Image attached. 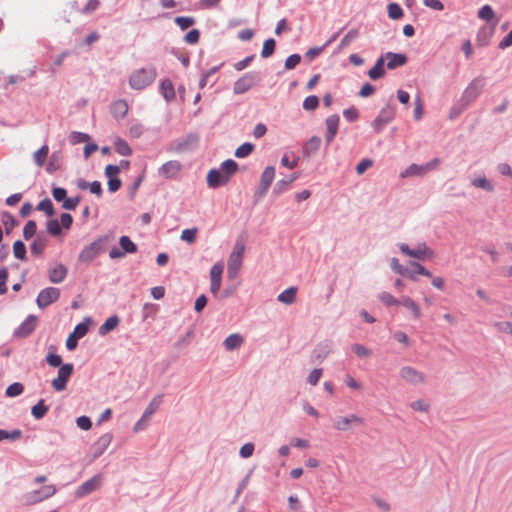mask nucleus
Instances as JSON below:
<instances>
[{"label":"nucleus","instance_id":"f257e3e1","mask_svg":"<svg viewBox=\"0 0 512 512\" xmlns=\"http://www.w3.org/2000/svg\"><path fill=\"white\" fill-rule=\"evenodd\" d=\"M157 71L154 66L134 70L129 76V86L134 90H143L156 79Z\"/></svg>","mask_w":512,"mask_h":512},{"label":"nucleus","instance_id":"f03ea898","mask_svg":"<svg viewBox=\"0 0 512 512\" xmlns=\"http://www.w3.org/2000/svg\"><path fill=\"white\" fill-rule=\"evenodd\" d=\"M245 246L241 242H236L233 248L232 253L228 258L227 263V276L229 279H235L241 269L243 254H244Z\"/></svg>","mask_w":512,"mask_h":512},{"label":"nucleus","instance_id":"7ed1b4c3","mask_svg":"<svg viewBox=\"0 0 512 512\" xmlns=\"http://www.w3.org/2000/svg\"><path fill=\"white\" fill-rule=\"evenodd\" d=\"M107 236L99 237L89 245L85 246L78 255V261L81 263H90L105 250Z\"/></svg>","mask_w":512,"mask_h":512},{"label":"nucleus","instance_id":"20e7f679","mask_svg":"<svg viewBox=\"0 0 512 512\" xmlns=\"http://www.w3.org/2000/svg\"><path fill=\"white\" fill-rule=\"evenodd\" d=\"M262 80L260 72L250 71L245 73L242 77H240L233 86V92L236 95H241L247 92L256 84L260 83Z\"/></svg>","mask_w":512,"mask_h":512},{"label":"nucleus","instance_id":"39448f33","mask_svg":"<svg viewBox=\"0 0 512 512\" xmlns=\"http://www.w3.org/2000/svg\"><path fill=\"white\" fill-rule=\"evenodd\" d=\"M484 86L485 78L483 76L475 77L463 91L460 99L467 105L471 104L482 93Z\"/></svg>","mask_w":512,"mask_h":512},{"label":"nucleus","instance_id":"423d86ee","mask_svg":"<svg viewBox=\"0 0 512 512\" xmlns=\"http://www.w3.org/2000/svg\"><path fill=\"white\" fill-rule=\"evenodd\" d=\"M56 487L54 485H46L40 489L26 493L23 496L24 502L27 505H33L46 500L56 493Z\"/></svg>","mask_w":512,"mask_h":512},{"label":"nucleus","instance_id":"0eeeda50","mask_svg":"<svg viewBox=\"0 0 512 512\" xmlns=\"http://www.w3.org/2000/svg\"><path fill=\"white\" fill-rule=\"evenodd\" d=\"M395 114L396 109L394 106L387 104L383 107L371 123L375 132L380 133L382 129L395 118Z\"/></svg>","mask_w":512,"mask_h":512},{"label":"nucleus","instance_id":"6e6552de","mask_svg":"<svg viewBox=\"0 0 512 512\" xmlns=\"http://www.w3.org/2000/svg\"><path fill=\"white\" fill-rule=\"evenodd\" d=\"M439 163L440 160L438 158H434L431 161L421 165L413 163L401 173V177L406 178L411 176H423L435 169Z\"/></svg>","mask_w":512,"mask_h":512},{"label":"nucleus","instance_id":"1a4fd4ad","mask_svg":"<svg viewBox=\"0 0 512 512\" xmlns=\"http://www.w3.org/2000/svg\"><path fill=\"white\" fill-rule=\"evenodd\" d=\"M74 370V366L72 363H65L60 366L58 370V375L55 379L52 380V387L60 392L66 389L67 382L71 377Z\"/></svg>","mask_w":512,"mask_h":512},{"label":"nucleus","instance_id":"9d476101","mask_svg":"<svg viewBox=\"0 0 512 512\" xmlns=\"http://www.w3.org/2000/svg\"><path fill=\"white\" fill-rule=\"evenodd\" d=\"M398 247L403 254L417 260H424L433 255V251L425 243L419 244L415 249H411L406 243H399Z\"/></svg>","mask_w":512,"mask_h":512},{"label":"nucleus","instance_id":"9b49d317","mask_svg":"<svg viewBox=\"0 0 512 512\" xmlns=\"http://www.w3.org/2000/svg\"><path fill=\"white\" fill-rule=\"evenodd\" d=\"M60 297V289L56 287H47L42 289L36 299V304L40 309H44L50 304L56 302Z\"/></svg>","mask_w":512,"mask_h":512},{"label":"nucleus","instance_id":"f8f14e48","mask_svg":"<svg viewBox=\"0 0 512 512\" xmlns=\"http://www.w3.org/2000/svg\"><path fill=\"white\" fill-rule=\"evenodd\" d=\"M274 178L275 168L273 166H267L261 174L260 184L255 195L259 198L266 195Z\"/></svg>","mask_w":512,"mask_h":512},{"label":"nucleus","instance_id":"ddd939ff","mask_svg":"<svg viewBox=\"0 0 512 512\" xmlns=\"http://www.w3.org/2000/svg\"><path fill=\"white\" fill-rule=\"evenodd\" d=\"M37 316L30 314L27 318L14 330L13 336L16 338L28 337L36 328Z\"/></svg>","mask_w":512,"mask_h":512},{"label":"nucleus","instance_id":"4468645a","mask_svg":"<svg viewBox=\"0 0 512 512\" xmlns=\"http://www.w3.org/2000/svg\"><path fill=\"white\" fill-rule=\"evenodd\" d=\"M101 479H102L101 474H97V475L93 476L92 478L88 479L87 481H85L83 484H81L76 489L75 496L77 498H83V497L89 495L90 493L94 492L100 486Z\"/></svg>","mask_w":512,"mask_h":512},{"label":"nucleus","instance_id":"2eb2a0df","mask_svg":"<svg viewBox=\"0 0 512 512\" xmlns=\"http://www.w3.org/2000/svg\"><path fill=\"white\" fill-rule=\"evenodd\" d=\"M399 375L402 379L412 384H418L425 381L424 374L411 366L402 367L399 371Z\"/></svg>","mask_w":512,"mask_h":512},{"label":"nucleus","instance_id":"dca6fc26","mask_svg":"<svg viewBox=\"0 0 512 512\" xmlns=\"http://www.w3.org/2000/svg\"><path fill=\"white\" fill-rule=\"evenodd\" d=\"M68 269L65 265L58 263L48 269L49 281L53 284L62 283L67 277Z\"/></svg>","mask_w":512,"mask_h":512},{"label":"nucleus","instance_id":"f3484780","mask_svg":"<svg viewBox=\"0 0 512 512\" xmlns=\"http://www.w3.org/2000/svg\"><path fill=\"white\" fill-rule=\"evenodd\" d=\"M181 163L177 160H171L166 163H164L159 169L158 174L159 176L171 179L174 178L178 172L181 170Z\"/></svg>","mask_w":512,"mask_h":512},{"label":"nucleus","instance_id":"a211bd4d","mask_svg":"<svg viewBox=\"0 0 512 512\" xmlns=\"http://www.w3.org/2000/svg\"><path fill=\"white\" fill-rule=\"evenodd\" d=\"M383 56L384 60H387L386 66L390 70L401 67L408 61L407 56L403 53L387 52Z\"/></svg>","mask_w":512,"mask_h":512},{"label":"nucleus","instance_id":"6ab92c4d","mask_svg":"<svg viewBox=\"0 0 512 512\" xmlns=\"http://www.w3.org/2000/svg\"><path fill=\"white\" fill-rule=\"evenodd\" d=\"M228 178L219 169H211L207 174V184L210 188H218L228 182Z\"/></svg>","mask_w":512,"mask_h":512},{"label":"nucleus","instance_id":"aec40b11","mask_svg":"<svg viewBox=\"0 0 512 512\" xmlns=\"http://www.w3.org/2000/svg\"><path fill=\"white\" fill-rule=\"evenodd\" d=\"M112 441V435L109 433L103 434L99 439L94 443L93 450V459H97L100 457L108 448Z\"/></svg>","mask_w":512,"mask_h":512},{"label":"nucleus","instance_id":"412c9836","mask_svg":"<svg viewBox=\"0 0 512 512\" xmlns=\"http://www.w3.org/2000/svg\"><path fill=\"white\" fill-rule=\"evenodd\" d=\"M363 419L355 414L347 417H338L334 420V428L339 431H346L350 424H362Z\"/></svg>","mask_w":512,"mask_h":512},{"label":"nucleus","instance_id":"4be33fe9","mask_svg":"<svg viewBox=\"0 0 512 512\" xmlns=\"http://www.w3.org/2000/svg\"><path fill=\"white\" fill-rule=\"evenodd\" d=\"M495 32V25L493 26H482L477 33L476 43L478 46L485 47L489 44L493 34Z\"/></svg>","mask_w":512,"mask_h":512},{"label":"nucleus","instance_id":"5701e85b","mask_svg":"<svg viewBox=\"0 0 512 512\" xmlns=\"http://www.w3.org/2000/svg\"><path fill=\"white\" fill-rule=\"evenodd\" d=\"M321 138L318 136H312L308 141L303 145V156L310 158L317 153L321 146Z\"/></svg>","mask_w":512,"mask_h":512},{"label":"nucleus","instance_id":"b1692460","mask_svg":"<svg viewBox=\"0 0 512 512\" xmlns=\"http://www.w3.org/2000/svg\"><path fill=\"white\" fill-rule=\"evenodd\" d=\"M390 268L393 272H395L403 277H407L412 281L417 280V276H415L414 273H412L408 267H405L402 264H400L399 260L395 257H393L390 260Z\"/></svg>","mask_w":512,"mask_h":512},{"label":"nucleus","instance_id":"393cba45","mask_svg":"<svg viewBox=\"0 0 512 512\" xmlns=\"http://www.w3.org/2000/svg\"><path fill=\"white\" fill-rule=\"evenodd\" d=\"M384 66H385L384 56L381 55L376 60V63L374 64V66L368 71V76L370 77V79L378 80V79L382 78L386 73Z\"/></svg>","mask_w":512,"mask_h":512},{"label":"nucleus","instance_id":"a878e982","mask_svg":"<svg viewBox=\"0 0 512 512\" xmlns=\"http://www.w3.org/2000/svg\"><path fill=\"white\" fill-rule=\"evenodd\" d=\"M160 93L167 102H171L175 99V89L170 79H164L160 83Z\"/></svg>","mask_w":512,"mask_h":512},{"label":"nucleus","instance_id":"bb28decb","mask_svg":"<svg viewBox=\"0 0 512 512\" xmlns=\"http://www.w3.org/2000/svg\"><path fill=\"white\" fill-rule=\"evenodd\" d=\"M47 246V238L43 233L37 234L36 238L30 244V251L34 255H41Z\"/></svg>","mask_w":512,"mask_h":512},{"label":"nucleus","instance_id":"cd10ccee","mask_svg":"<svg viewBox=\"0 0 512 512\" xmlns=\"http://www.w3.org/2000/svg\"><path fill=\"white\" fill-rule=\"evenodd\" d=\"M298 177V173H293L289 177L279 180L273 188V193L275 195L282 194L289 188L291 183L298 179Z\"/></svg>","mask_w":512,"mask_h":512},{"label":"nucleus","instance_id":"c85d7f7f","mask_svg":"<svg viewBox=\"0 0 512 512\" xmlns=\"http://www.w3.org/2000/svg\"><path fill=\"white\" fill-rule=\"evenodd\" d=\"M128 113V104L125 100H117L111 106V114L117 119L124 118Z\"/></svg>","mask_w":512,"mask_h":512},{"label":"nucleus","instance_id":"c756f323","mask_svg":"<svg viewBox=\"0 0 512 512\" xmlns=\"http://www.w3.org/2000/svg\"><path fill=\"white\" fill-rule=\"evenodd\" d=\"M399 305H402L404 306L405 308L409 309L414 318L418 319L421 317V310H420V307L417 305V303L411 299L410 297L408 296H402L400 299H399Z\"/></svg>","mask_w":512,"mask_h":512},{"label":"nucleus","instance_id":"7c9ffc66","mask_svg":"<svg viewBox=\"0 0 512 512\" xmlns=\"http://www.w3.org/2000/svg\"><path fill=\"white\" fill-rule=\"evenodd\" d=\"M120 319L117 315H113L105 320V322L99 327V334L104 336L109 332L113 331L119 325Z\"/></svg>","mask_w":512,"mask_h":512},{"label":"nucleus","instance_id":"2f4dec72","mask_svg":"<svg viewBox=\"0 0 512 512\" xmlns=\"http://www.w3.org/2000/svg\"><path fill=\"white\" fill-rule=\"evenodd\" d=\"M163 401V395L162 394H159L157 396H155L151 401L150 403L148 404V406L146 407L143 415H142V419H149L155 412L156 410L159 408V406L161 405Z\"/></svg>","mask_w":512,"mask_h":512},{"label":"nucleus","instance_id":"473e14b6","mask_svg":"<svg viewBox=\"0 0 512 512\" xmlns=\"http://www.w3.org/2000/svg\"><path fill=\"white\" fill-rule=\"evenodd\" d=\"M119 245L125 255L136 253L138 249L137 245L126 235L119 238Z\"/></svg>","mask_w":512,"mask_h":512},{"label":"nucleus","instance_id":"72a5a7b5","mask_svg":"<svg viewBox=\"0 0 512 512\" xmlns=\"http://www.w3.org/2000/svg\"><path fill=\"white\" fill-rule=\"evenodd\" d=\"M243 337L240 334H231L224 340V347L228 351H233L241 346Z\"/></svg>","mask_w":512,"mask_h":512},{"label":"nucleus","instance_id":"f704fd0d","mask_svg":"<svg viewBox=\"0 0 512 512\" xmlns=\"http://www.w3.org/2000/svg\"><path fill=\"white\" fill-rule=\"evenodd\" d=\"M331 351V342L325 341L319 343L313 351V356L317 360H322L327 357Z\"/></svg>","mask_w":512,"mask_h":512},{"label":"nucleus","instance_id":"c9c22d12","mask_svg":"<svg viewBox=\"0 0 512 512\" xmlns=\"http://www.w3.org/2000/svg\"><path fill=\"white\" fill-rule=\"evenodd\" d=\"M297 294L296 287H289L278 295V301L287 305L292 304L295 301Z\"/></svg>","mask_w":512,"mask_h":512},{"label":"nucleus","instance_id":"e433bc0d","mask_svg":"<svg viewBox=\"0 0 512 512\" xmlns=\"http://www.w3.org/2000/svg\"><path fill=\"white\" fill-rule=\"evenodd\" d=\"M219 170L230 179V177L238 170V164L233 159H227L221 163Z\"/></svg>","mask_w":512,"mask_h":512},{"label":"nucleus","instance_id":"4c0bfd02","mask_svg":"<svg viewBox=\"0 0 512 512\" xmlns=\"http://www.w3.org/2000/svg\"><path fill=\"white\" fill-rule=\"evenodd\" d=\"M48 410H49V406L45 404L44 399H41L38 401V403H36L32 407L31 414L35 419L39 420V419H42L46 415Z\"/></svg>","mask_w":512,"mask_h":512},{"label":"nucleus","instance_id":"58836bf2","mask_svg":"<svg viewBox=\"0 0 512 512\" xmlns=\"http://www.w3.org/2000/svg\"><path fill=\"white\" fill-rule=\"evenodd\" d=\"M198 142V136L196 134H189L186 138L177 140L175 143V150L178 152L184 151L190 144H196Z\"/></svg>","mask_w":512,"mask_h":512},{"label":"nucleus","instance_id":"ea45409f","mask_svg":"<svg viewBox=\"0 0 512 512\" xmlns=\"http://www.w3.org/2000/svg\"><path fill=\"white\" fill-rule=\"evenodd\" d=\"M2 223L7 234L19 224L18 220L8 211L2 213Z\"/></svg>","mask_w":512,"mask_h":512},{"label":"nucleus","instance_id":"a19ab883","mask_svg":"<svg viewBox=\"0 0 512 512\" xmlns=\"http://www.w3.org/2000/svg\"><path fill=\"white\" fill-rule=\"evenodd\" d=\"M114 149L121 156H130L132 154V149L128 142L121 138L115 140Z\"/></svg>","mask_w":512,"mask_h":512},{"label":"nucleus","instance_id":"79ce46f5","mask_svg":"<svg viewBox=\"0 0 512 512\" xmlns=\"http://www.w3.org/2000/svg\"><path fill=\"white\" fill-rule=\"evenodd\" d=\"M48 154L49 147L48 145L44 144L33 155L35 164L39 167L43 166Z\"/></svg>","mask_w":512,"mask_h":512},{"label":"nucleus","instance_id":"37998d69","mask_svg":"<svg viewBox=\"0 0 512 512\" xmlns=\"http://www.w3.org/2000/svg\"><path fill=\"white\" fill-rule=\"evenodd\" d=\"M471 184L476 187L483 189L487 192H492L494 190V185L490 180H488L485 176L474 178Z\"/></svg>","mask_w":512,"mask_h":512},{"label":"nucleus","instance_id":"c03bdc74","mask_svg":"<svg viewBox=\"0 0 512 512\" xmlns=\"http://www.w3.org/2000/svg\"><path fill=\"white\" fill-rule=\"evenodd\" d=\"M254 147V144L250 142H245L235 150L234 155L235 157L240 159L246 158L253 152Z\"/></svg>","mask_w":512,"mask_h":512},{"label":"nucleus","instance_id":"a18cd8bd","mask_svg":"<svg viewBox=\"0 0 512 512\" xmlns=\"http://www.w3.org/2000/svg\"><path fill=\"white\" fill-rule=\"evenodd\" d=\"M36 208L37 210L44 212L48 217L55 214L53 203L49 198L41 200Z\"/></svg>","mask_w":512,"mask_h":512},{"label":"nucleus","instance_id":"49530a36","mask_svg":"<svg viewBox=\"0 0 512 512\" xmlns=\"http://www.w3.org/2000/svg\"><path fill=\"white\" fill-rule=\"evenodd\" d=\"M275 47L276 41L273 38H268L267 40H265L261 51V57L268 58L272 56L275 52Z\"/></svg>","mask_w":512,"mask_h":512},{"label":"nucleus","instance_id":"de8ad7c7","mask_svg":"<svg viewBox=\"0 0 512 512\" xmlns=\"http://www.w3.org/2000/svg\"><path fill=\"white\" fill-rule=\"evenodd\" d=\"M468 106L462 99H459L450 109L449 118L451 120L458 118Z\"/></svg>","mask_w":512,"mask_h":512},{"label":"nucleus","instance_id":"09e8293b","mask_svg":"<svg viewBox=\"0 0 512 512\" xmlns=\"http://www.w3.org/2000/svg\"><path fill=\"white\" fill-rule=\"evenodd\" d=\"M47 232L54 237L61 235L62 226L58 219H51L46 224Z\"/></svg>","mask_w":512,"mask_h":512},{"label":"nucleus","instance_id":"8fccbe9b","mask_svg":"<svg viewBox=\"0 0 512 512\" xmlns=\"http://www.w3.org/2000/svg\"><path fill=\"white\" fill-rule=\"evenodd\" d=\"M13 253L15 258L19 260H26V246L23 241L16 240L13 244Z\"/></svg>","mask_w":512,"mask_h":512},{"label":"nucleus","instance_id":"3c124183","mask_svg":"<svg viewBox=\"0 0 512 512\" xmlns=\"http://www.w3.org/2000/svg\"><path fill=\"white\" fill-rule=\"evenodd\" d=\"M359 35L357 29H351L340 41L338 50H342L350 45V43L356 39Z\"/></svg>","mask_w":512,"mask_h":512},{"label":"nucleus","instance_id":"603ef678","mask_svg":"<svg viewBox=\"0 0 512 512\" xmlns=\"http://www.w3.org/2000/svg\"><path fill=\"white\" fill-rule=\"evenodd\" d=\"M24 386L19 382L10 384L5 391L7 397H17L22 394Z\"/></svg>","mask_w":512,"mask_h":512},{"label":"nucleus","instance_id":"864d4df0","mask_svg":"<svg viewBox=\"0 0 512 512\" xmlns=\"http://www.w3.org/2000/svg\"><path fill=\"white\" fill-rule=\"evenodd\" d=\"M174 22L180 27L181 30H186L195 24V19L190 16H177Z\"/></svg>","mask_w":512,"mask_h":512},{"label":"nucleus","instance_id":"5fc2aeb1","mask_svg":"<svg viewBox=\"0 0 512 512\" xmlns=\"http://www.w3.org/2000/svg\"><path fill=\"white\" fill-rule=\"evenodd\" d=\"M90 140V136L83 132L73 131L71 132L69 136V141L71 144H79V143H85Z\"/></svg>","mask_w":512,"mask_h":512},{"label":"nucleus","instance_id":"6e6d98bb","mask_svg":"<svg viewBox=\"0 0 512 512\" xmlns=\"http://www.w3.org/2000/svg\"><path fill=\"white\" fill-rule=\"evenodd\" d=\"M21 436H22V431L19 429H14L12 431H6L3 429H0V441L6 440V439L14 441V440L20 439Z\"/></svg>","mask_w":512,"mask_h":512},{"label":"nucleus","instance_id":"4d7b16f0","mask_svg":"<svg viewBox=\"0 0 512 512\" xmlns=\"http://www.w3.org/2000/svg\"><path fill=\"white\" fill-rule=\"evenodd\" d=\"M37 231V224L34 220H29L23 228V237L25 240L31 239Z\"/></svg>","mask_w":512,"mask_h":512},{"label":"nucleus","instance_id":"13d9d810","mask_svg":"<svg viewBox=\"0 0 512 512\" xmlns=\"http://www.w3.org/2000/svg\"><path fill=\"white\" fill-rule=\"evenodd\" d=\"M387 9H388V16L393 20L400 19L403 16V10H402L401 6L397 3L388 4Z\"/></svg>","mask_w":512,"mask_h":512},{"label":"nucleus","instance_id":"bf43d9fd","mask_svg":"<svg viewBox=\"0 0 512 512\" xmlns=\"http://www.w3.org/2000/svg\"><path fill=\"white\" fill-rule=\"evenodd\" d=\"M494 15V10L490 5H484L478 11V17L487 22L491 21L494 18Z\"/></svg>","mask_w":512,"mask_h":512},{"label":"nucleus","instance_id":"052dcab7","mask_svg":"<svg viewBox=\"0 0 512 512\" xmlns=\"http://www.w3.org/2000/svg\"><path fill=\"white\" fill-rule=\"evenodd\" d=\"M319 105V98L316 95H310L303 101V109L306 111H314Z\"/></svg>","mask_w":512,"mask_h":512},{"label":"nucleus","instance_id":"680f3d73","mask_svg":"<svg viewBox=\"0 0 512 512\" xmlns=\"http://www.w3.org/2000/svg\"><path fill=\"white\" fill-rule=\"evenodd\" d=\"M378 299L386 306H397L399 305V299H396L393 295L388 292H381L378 295Z\"/></svg>","mask_w":512,"mask_h":512},{"label":"nucleus","instance_id":"e2e57ef3","mask_svg":"<svg viewBox=\"0 0 512 512\" xmlns=\"http://www.w3.org/2000/svg\"><path fill=\"white\" fill-rule=\"evenodd\" d=\"M340 117L338 114L330 115L326 119V127L329 132H338Z\"/></svg>","mask_w":512,"mask_h":512},{"label":"nucleus","instance_id":"0e129e2a","mask_svg":"<svg viewBox=\"0 0 512 512\" xmlns=\"http://www.w3.org/2000/svg\"><path fill=\"white\" fill-rule=\"evenodd\" d=\"M224 266L221 263H215L210 269V279L211 280H221L223 274Z\"/></svg>","mask_w":512,"mask_h":512},{"label":"nucleus","instance_id":"69168bd1","mask_svg":"<svg viewBox=\"0 0 512 512\" xmlns=\"http://www.w3.org/2000/svg\"><path fill=\"white\" fill-rule=\"evenodd\" d=\"M301 62V55L300 54H292L287 57L285 60V69L286 70H292L294 69L299 63Z\"/></svg>","mask_w":512,"mask_h":512},{"label":"nucleus","instance_id":"338daca9","mask_svg":"<svg viewBox=\"0 0 512 512\" xmlns=\"http://www.w3.org/2000/svg\"><path fill=\"white\" fill-rule=\"evenodd\" d=\"M197 228L185 229L181 233V239L187 243H194L196 241Z\"/></svg>","mask_w":512,"mask_h":512},{"label":"nucleus","instance_id":"774afa93","mask_svg":"<svg viewBox=\"0 0 512 512\" xmlns=\"http://www.w3.org/2000/svg\"><path fill=\"white\" fill-rule=\"evenodd\" d=\"M352 351L360 358H367L371 355V351L362 344H353Z\"/></svg>","mask_w":512,"mask_h":512}]
</instances>
